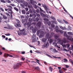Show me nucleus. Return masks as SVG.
<instances>
[{
  "label": "nucleus",
  "mask_w": 73,
  "mask_h": 73,
  "mask_svg": "<svg viewBox=\"0 0 73 73\" xmlns=\"http://www.w3.org/2000/svg\"><path fill=\"white\" fill-rule=\"evenodd\" d=\"M58 42H59L60 44H61L63 47H65V46H66L65 44L64 45V43L65 44L66 43L68 42L66 40V39L65 38H64V40H61L60 38H58Z\"/></svg>",
  "instance_id": "f257e3e1"
},
{
  "label": "nucleus",
  "mask_w": 73,
  "mask_h": 73,
  "mask_svg": "<svg viewBox=\"0 0 73 73\" xmlns=\"http://www.w3.org/2000/svg\"><path fill=\"white\" fill-rule=\"evenodd\" d=\"M22 65V63L21 62L17 63V64L13 66L14 69H18L19 67H20Z\"/></svg>",
  "instance_id": "f03ea898"
},
{
  "label": "nucleus",
  "mask_w": 73,
  "mask_h": 73,
  "mask_svg": "<svg viewBox=\"0 0 73 73\" xmlns=\"http://www.w3.org/2000/svg\"><path fill=\"white\" fill-rule=\"evenodd\" d=\"M17 23L15 24V26L17 28H19V27H21V25L20 24H21V22L19 20H17Z\"/></svg>",
  "instance_id": "7ed1b4c3"
},
{
  "label": "nucleus",
  "mask_w": 73,
  "mask_h": 73,
  "mask_svg": "<svg viewBox=\"0 0 73 73\" xmlns=\"http://www.w3.org/2000/svg\"><path fill=\"white\" fill-rule=\"evenodd\" d=\"M25 32H26L24 31V29L22 30L21 31V34L22 35H26L27 34Z\"/></svg>",
  "instance_id": "20e7f679"
},
{
  "label": "nucleus",
  "mask_w": 73,
  "mask_h": 73,
  "mask_svg": "<svg viewBox=\"0 0 73 73\" xmlns=\"http://www.w3.org/2000/svg\"><path fill=\"white\" fill-rule=\"evenodd\" d=\"M13 57V56L12 55H11L9 54H5L4 55V57H5V58H7V57Z\"/></svg>",
  "instance_id": "39448f33"
},
{
  "label": "nucleus",
  "mask_w": 73,
  "mask_h": 73,
  "mask_svg": "<svg viewBox=\"0 0 73 73\" xmlns=\"http://www.w3.org/2000/svg\"><path fill=\"white\" fill-rule=\"evenodd\" d=\"M42 6L43 7H44V8L45 9L46 11L47 12V11H48V8H47L46 5L45 4H42Z\"/></svg>",
  "instance_id": "423d86ee"
},
{
  "label": "nucleus",
  "mask_w": 73,
  "mask_h": 73,
  "mask_svg": "<svg viewBox=\"0 0 73 73\" xmlns=\"http://www.w3.org/2000/svg\"><path fill=\"white\" fill-rule=\"evenodd\" d=\"M7 7H8V9H9V11H12V9H13V8L12 6L11 5H8Z\"/></svg>",
  "instance_id": "0eeeda50"
},
{
  "label": "nucleus",
  "mask_w": 73,
  "mask_h": 73,
  "mask_svg": "<svg viewBox=\"0 0 73 73\" xmlns=\"http://www.w3.org/2000/svg\"><path fill=\"white\" fill-rule=\"evenodd\" d=\"M36 35H35L33 34L32 36V42H35V39H36Z\"/></svg>",
  "instance_id": "6e6552de"
},
{
  "label": "nucleus",
  "mask_w": 73,
  "mask_h": 73,
  "mask_svg": "<svg viewBox=\"0 0 73 73\" xmlns=\"http://www.w3.org/2000/svg\"><path fill=\"white\" fill-rule=\"evenodd\" d=\"M41 25V23L40 21H38L37 23L36 26L37 27H39V28H40Z\"/></svg>",
  "instance_id": "1a4fd4ad"
},
{
  "label": "nucleus",
  "mask_w": 73,
  "mask_h": 73,
  "mask_svg": "<svg viewBox=\"0 0 73 73\" xmlns=\"http://www.w3.org/2000/svg\"><path fill=\"white\" fill-rule=\"evenodd\" d=\"M66 37H67V39L70 41H73V38L72 37H70L69 36L67 35V36H66Z\"/></svg>",
  "instance_id": "9d476101"
},
{
  "label": "nucleus",
  "mask_w": 73,
  "mask_h": 73,
  "mask_svg": "<svg viewBox=\"0 0 73 73\" xmlns=\"http://www.w3.org/2000/svg\"><path fill=\"white\" fill-rule=\"evenodd\" d=\"M37 28L36 27H35V29L34 28L32 30L33 33H36V31H37Z\"/></svg>",
  "instance_id": "9b49d317"
},
{
  "label": "nucleus",
  "mask_w": 73,
  "mask_h": 73,
  "mask_svg": "<svg viewBox=\"0 0 73 73\" xmlns=\"http://www.w3.org/2000/svg\"><path fill=\"white\" fill-rule=\"evenodd\" d=\"M45 37L46 38H48V39H49L50 38V37L49 36V34L48 33L46 34L45 36Z\"/></svg>",
  "instance_id": "f8f14e48"
},
{
  "label": "nucleus",
  "mask_w": 73,
  "mask_h": 73,
  "mask_svg": "<svg viewBox=\"0 0 73 73\" xmlns=\"http://www.w3.org/2000/svg\"><path fill=\"white\" fill-rule=\"evenodd\" d=\"M49 45V43H48V42L44 44V46H45V48H48Z\"/></svg>",
  "instance_id": "ddd939ff"
},
{
  "label": "nucleus",
  "mask_w": 73,
  "mask_h": 73,
  "mask_svg": "<svg viewBox=\"0 0 73 73\" xmlns=\"http://www.w3.org/2000/svg\"><path fill=\"white\" fill-rule=\"evenodd\" d=\"M40 15L42 16V17H46V15L42 13H40Z\"/></svg>",
  "instance_id": "4468645a"
},
{
  "label": "nucleus",
  "mask_w": 73,
  "mask_h": 73,
  "mask_svg": "<svg viewBox=\"0 0 73 73\" xmlns=\"http://www.w3.org/2000/svg\"><path fill=\"white\" fill-rule=\"evenodd\" d=\"M44 34V32L43 31H41L40 33V36H43V35Z\"/></svg>",
  "instance_id": "2eb2a0df"
},
{
  "label": "nucleus",
  "mask_w": 73,
  "mask_h": 73,
  "mask_svg": "<svg viewBox=\"0 0 73 73\" xmlns=\"http://www.w3.org/2000/svg\"><path fill=\"white\" fill-rule=\"evenodd\" d=\"M23 5H25V6H27V5H28V3L25 1L24 2H23Z\"/></svg>",
  "instance_id": "dca6fc26"
},
{
  "label": "nucleus",
  "mask_w": 73,
  "mask_h": 73,
  "mask_svg": "<svg viewBox=\"0 0 73 73\" xmlns=\"http://www.w3.org/2000/svg\"><path fill=\"white\" fill-rule=\"evenodd\" d=\"M46 40H47V39L45 38H42V41L43 42H45L46 41Z\"/></svg>",
  "instance_id": "f3484780"
},
{
  "label": "nucleus",
  "mask_w": 73,
  "mask_h": 73,
  "mask_svg": "<svg viewBox=\"0 0 73 73\" xmlns=\"http://www.w3.org/2000/svg\"><path fill=\"white\" fill-rule=\"evenodd\" d=\"M52 22V24H57V22L55 21H51Z\"/></svg>",
  "instance_id": "a211bd4d"
},
{
  "label": "nucleus",
  "mask_w": 73,
  "mask_h": 73,
  "mask_svg": "<svg viewBox=\"0 0 73 73\" xmlns=\"http://www.w3.org/2000/svg\"><path fill=\"white\" fill-rule=\"evenodd\" d=\"M3 18L5 20H6V19H7V17L5 15H3Z\"/></svg>",
  "instance_id": "6ab92c4d"
},
{
  "label": "nucleus",
  "mask_w": 73,
  "mask_h": 73,
  "mask_svg": "<svg viewBox=\"0 0 73 73\" xmlns=\"http://www.w3.org/2000/svg\"><path fill=\"white\" fill-rule=\"evenodd\" d=\"M67 33L68 35H73V33L71 32H68Z\"/></svg>",
  "instance_id": "aec40b11"
},
{
  "label": "nucleus",
  "mask_w": 73,
  "mask_h": 73,
  "mask_svg": "<svg viewBox=\"0 0 73 73\" xmlns=\"http://www.w3.org/2000/svg\"><path fill=\"white\" fill-rule=\"evenodd\" d=\"M6 0H1V3H6Z\"/></svg>",
  "instance_id": "412c9836"
},
{
  "label": "nucleus",
  "mask_w": 73,
  "mask_h": 73,
  "mask_svg": "<svg viewBox=\"0 0 73 73\" xmlns=\"http://www.w3.org/2000/svg\"><path fill=\"white\" fill-rule=\"evenodd\" d=\"M31 23L29 22H28L27 23V25L28 27H30L31 25Z\"/></svg>",
  "instance_id": "4be33fe9"
},
{
  "label": "nucleus",
  "mask_w": 73,
  "mask_h": 73,
  "mask_svg": "<svg viewBox=\"0 0 73 73\" xmlns=\"http://www.w3.org/2000/svg\"><path fill=\"white\" fill-rule=\"evenodd\" d=\"M59 27L62 30H65V27H63L61 26H60Z\"/></svg>",
  "instance_id": "5701e85b"
},
{
  "label": "nucleus",
  "mask_w": 73,
  "mask_h": 73,
  "mask_svg": "<svg viewBox=\"0 0 73 73\" xmlns=\"http://www.w3.org/2000/svg\"><path fill=\"white\" fill-rule=\"evenodd\" d=\"M14 9H15V10L17 12H19V9H18L16 7H14Z\"/></svg>",
  "instance_id": "b1692460"
},
{
  "label": "nucleus",
  "mask_w": 73,
  "mask_h": 73,
  "mask_svg": "<svg viewBox=\"0 0 73 73\" xmlns=\"http://www.w3.org/2000/svg\"><path fill=\"white\" fill-rule=\"evenodd\" d=\"M59 73H63V71H62V70L60 69L59 70Z\"/></svg>",
  "instance_id": "393cba45"
},
{
  "label": "nucleus",
  "mask_w": 73,
  "mask_h": 73,
  "mask_svg": "<svg viewBox=\"0 0 73 73\" xmlns=\"http://www.w3.org/2000/svg\"><path fill=\"white\" fill-rule=\"evenodd\" d=\"M64 37H67L68 36V35H67V34H66V32H65L64 33Z\"/></svg>",
  "instance_id": "a878e982"
},
{
  "label": "nucleus",
  "mask_w": 73,
  "mask_h": 73,
  "mask_svg": "<svg viewBox=\"0 0 73 73\" xmlns=\"http://www.w3.org/2000/svg\"><path fill=\"white\" fill-rule=\"evenodd\" d=\"M33 21V19H32L31 18H29V22H32Z\"/></svg>",
  "instance_id": "bb28decb"
},
{
  "label": "nucleus",
  "mask_w": 73,
  "mask_h": 73,
  "mask_svg": "<svg viewBox=\"0 0 73 73\" xmlns=\"http://www.w3.org/2000/svg\"><path fill=\"white\" fill-rule=\"evenodd\" d=\"M59 32L60 33H61V34L64 33V31L61 30H60Z\"/></svg>",
  "instance_id": "cd10ccee"
},
{
  "label": "nucleus",
  "mask_w": 73,
  "mask_h": 73,
  "mask_svg": "<svg viewBox=\"0 0 73 73\" xmlns=\"http://www.w3.org/2000/svg\"><path fill=\"white\" fill-rule=\"evenodd\" d=\"M0 10H1V11L3 12H4V9H3V8L1 7H0Z\"/></svg>",
  "instance_id": "c85d7f7f"
},
{
  "label": "nucleus",
  "mask_w": 73,
  "mask_h": 73,
  "mask_svg": "<svg viewBox=\"0 0 73 73\" xmlns=\"http://www.w3.org/2000/svg\"><path fill=\"white\" fill-rule=\"evenodd\" d=\"M49 69L51 72H52V71H53V68L51 67H50L49 68Z\"/></svg>",
  "instance_id": "c756f323"
},
{
  "label": "nucleus",
  "mask_w": 73,
  "mask_h": 73,
  "mask_svg": "<svg viewBox=\"0 0 73 73\" xmlns=\"http://www.w3.org/2000/svg\"><path fill=\"white\" fill-rule=\"evenodd\" d=\"M22 13H23V14H25V11L24 10H22Z\"/></svg>",
  "instance_id": "7c9ffc66"
},
{
  "label": "nucleus",
  "mask_w": 73,
  "mask_h": 73,
  "mask_svg": "<svg viewBox=\"0 0 73 73\" xmlns=\"http://www.w3.org/2000/svg\"><path fill=\"white\" fill-rule=\"evenodd\" d=\"M33 18H35L36 17V15L35 14H33Z\"/></svg>",
  "instance_id": "2f4dec72"
},
{
  "label": "nucleus",
  "mask_w": 73,
  "mask_h": 73,
  "mask_svg": "<svg viewBox=\"0 0 73 73\" xmlns=\"http://www.w3.org/2000/svg\"><path fill=\"white\" fill-rule=\"evenodd\" d=\"M53 57H54V58H61L60 57H57L55 56H53Z\"/></svg>",
  "instance_id": "473e14b6"
},
{
  "label": "nucleus",
  "mask_w": 73,
  "mask_h": 73,
  "mask_svg": "<svg viewBox=\"0 0 73 73\" xmlns=\"http://www.w3.org/2000/svg\"><path fill=\"white\" fill-rule=\"evenodd\" d=\"M64 62H68V60L66 58H64Z\"/></svg>",
  "instance_id": "72a5a7b5"
},
{
  "label": "nucleus",
  "mask_w": 73,
  "mask_h": 73,
  "mask_svg": "<svg viewBox=\"0 0 73 73\" xmlns=\"http://www.w3.org/2000/svg\"><path fill=\"white\" fill-rule=\"evenodd\" d=\"M51 26L52 28H54L55 27V25L53 23H52L51 25Z\"/></svg>",
  "instance_id": "f704fd0d"
},
{
  "label": "nucleus",
  "mask_w": 73,
  "mask_h": 73,
  "mask_svg": "<svg viewBox=\"0 0 73 73\" xmlns=\"http://www.w3.org/2000/svg\"><path fill=\"white\" fill-rule=\"evenodd\" d=\"M63 21H64V23H65L66 24H69V23L66 21L64 20V19L63 20Z\"/></svg>",
  "instance_id": "c9c22d12"
},
{
  "label": "nucleus",
  "mask_w": 73,
  "mask_h": 73,
  "mask_svg": "<svg viewBox=\"0 0 73 73\" xmlns=\"http://www.w3.org/2000/svg\"><path fill=\"white\" fill-rule=\"evenodd\" d=\"M35 69H36L37 70H39V67L38 66L35 67Z\"/></svg>",
  "instance_id": "e433bc0d"
},
{
  "label": "nucleus",
  "mask_w": 73,
  "mask_h": 73,
  "mask_svg": "<svg viewBox=\"0 0 73 73\" xmlns=\"http://www.w3.org/2000/svg\"><path fill=\"white\" fill-rule=\"evenodd\" d=\"M25 53V51H21V54H24Z\"/></svg>",
  "instance_id": "4c0bfd02"
},
{
  "label": "nucleus",
  "mask_w": 73,
  "mask_h": 73,
  "mask_svg": "<svg viewBox=\"0 0 73 73\" xmlns=\"http://www.w3.org/2000/svg\"><path fill=\"white\" fill-rule=\"evenodd\" d=\"M60 30H58V29H56L55 30L56 32H59Z\"/></svg>",
  "instance_id": "58836bf2"
},
{
  "label": "nucleus",
  "mask_w": 73,
  "mask_h": 73,
  "mask_svg": "<svg viewBox=\"0 0 73 73\" xmlns=\"http://www.w3.org/2000/svg\"><path fill=\"white\" fill-rule=\"evenodd\" d=\"M53 42V39H50L49 40V42L50 43H52Z\"/></svg>",
  "instance_id": "ea45409f"
},
{
  "label": "nucleus",
  "mask_w": 73,
  "mask_h": 73,
  "mask_svg": "<svg viewBox=\"0 0 73 73\" xmlns=\"http://www.w3.org/2000/svg\"><path fill=\"white\" fill-rule=\"evenodd\" d=\"M44 20L46 21H49V19H46V18H44Z\"/></svg>",
  "instance_id": "a19ab883"
},
{
  "label": "nucleus",
  "mask_w": 73,
  "mask_h": 73,
  "mask_svg": "<svg viewBox=\"0 0 73 73\" xmlns=\"http://www.w3.org/2000/svg\"><path fill=\"white\" fill-rule=\"evenodd\" d=\"M46 56L49 57H50V58H52V56H51L50 55H49V54H46Z\"/></svg>",
  "instance_id": "79ce46f5"
},
{
  "label": "nucleus",
  "mask_w": 73,
  "mask_h": 73,
  "mask_svg": "<svg viewBox=\"0 0 73 73\" xmlns=\"http://www.w3.org/2000/svg\"><path fill=\"white\" fill-rule=\"evenodd\" d=\"M34 29V27H33V26L31 27L30 28V30H32V31Z\"/></svg>",
  "instance_id": "37998d69"
},
{
  "label": "nucleus",
  "mask_w": 73,
  "mask_h": 73,
  "mask_svg": "<svg viewBox=\"0 0 73 73\" xmlns=\"http://www.w3.org/2000/svg\"><path fill=\"white\" fill-rule=\"evenodd\" d=\"M6 1L7 3H11V1H10L9 0H7Z\"/></svg>",
  "instance_id": "c03bdc74"
},
{
  "label": "nucleus",
  "mask_w": 73,
  "mask_h": 73,
  "mask_svg": "<svg viewBox=\"0 0 73 73\" xmlns=\"http://www.w3.org/2000/svg\"><path fill=\"white\" fill-rule=\"evenodd\" d=\"M17 1L19 3H23L22 0H17Z\"/></svg>",
  "instance_id": "a18cd8bd"
},
{
  "label": "nucleus",
  "mask_w": 73,
  "mask_h": 73,
  "mask_svg": "<svg viewBox=\"0 0 73 73\" xmlns=\"http://www.w3.org/2000/svg\"><path fill=\"white\" fill-rule=\"evenodd\" d=\"M55 39H57L58 38V36L56 35L54 36Z\"/></svg>",
  "instance_id": "49530a36"
},
{
  "label": "nucleus",
  "mask_w": 73,
  "mask_h": 73,
  "mask_svg": "<svg viewBox=\"0 0 73 73\" xmlns=\"http://www.w3.org/2000/svg\"><path fill=\"white\" fill-rule=\"evenodd\" d=\"M70 46V44H66V46H67V48H68Z\"/></svg>",
  "instance_id": "de8ad7c7"
},
{
  "label": "nucleus",
  "mask_w": 73,
  "mask_h": 73,
  "mask_svg": "<svg viewBox=\"0 0 73 73\" xmlns=\"http://www.w3.org/2000/svg\"><path fill=\"white\" fill-rule=\"evenodd\" d=\"M34 7L35 9H37V5H34Z\"/></svg>",
  "instance_id": "09e8293b"
},
{
  "label": "nucleus",
  "mask_w": 73,
  "mask_h": 73,
  "mask_svg": "<svg viewBox=\"0 0 73 73\" xmlns=\"http://www.w3.org/2000/svg\"><path fill=\"white\" fill-rule=\"evenodd\" d=\"M69 62H71V63L73 62V60L71 59H69Z\"/></svg>",
  "instance_id": "8fccbe9b"
},
{
  "label": "nucleus",
  "mask_w": 73,
  "mask_h": 73,
  "mask_svg": "<svg viewBox=\"0 0 73 73\" xmlns=\"http://www.w3.org/2000/svg\"><path fill=\"white\" fill-rule=\"evenodd\" d=\"M39 9H40V12H44V11H43V10H42V9L41 8V7L39 8Z\"/></svg>",
  "instance_id": "3c124183"
},
{
  "label": "nucleus",
  "mask_w": 73,
  "mask_h": 73,
  "mask_svg": "<svg viewBox=\"0 0 73 73\" xmlns=\"http://www.w3.org/2000/svg\"><path fill=\"white\" fill-rule=\"evenodd\" d=\"M65 66H66V69H68V68L69 67V66L68 65H66Z\"/></svg>",
  "instance_id": "603ef678"
},
{
  "label": "nucleus",
  "mask_w": 73,
  "mask_h": 73,
  "mask_svg": "<svg viewBox=\"0 0 73 73\" xmlns=\"http://www.w3.org/2000/svg\"><path fill=\"white\" fill-rule=\"evenodd\" d=\"M30 2L31 4H33V2H34V1L33 0H30Z\"/></svg>",
  "instance_id": "864d4df0"
},
{
  "label": "nucleus",
  "mask_w": 73,
  "mask_h": 73,
  "mask_svg": "<svg viewBox=\"0 0 73 73\" xmlns=\"http://www.w3.org/2000/svg\"><path fill=\"white\" fill-rule=\"evenodd\" d=\"M39 21V18H38V17H36V21L37 22V21Z\"/></svg>",
  "instance_id": "5fc2aeb1"
},
{
  "label": "nucleus",
  "mask_w": 73,
  "mask_h": 73,
  "mask_svg": "<svg viewBox=\"0 0 73 73\" xmlns=\"http://www.w3.org/2000/svg\"><path fill=\"white\" fill-rule=\"evenodd\" d=\"M13 29V28H12V27H11L9 26V29Z\"/></svg>",
  "instance_id": "6e6d98bb"
},
{
  "label": "nucleus",
  "mask_w": 73,
  "mask_h": 73,
  "mask_svg": "<svg viewBox=\"0 0 73 73\" xmlns=\"http://www.w3.org/2000/svg\"><path fill=\"white\" fill-rule=\"evenodd\" d=\"M10 5H11L12 7H15V4H10Z\"/></svg>",
  "instance_id": "4d7b16f0"
},
{
  "label": "nucleus",
  "mask_w": 73,
  "mask_h": 73,
  "mask_svg": "<svg viewBox=\"0 0 73 73\" xmlns=\"http://www.w3.org/2000/svg\"><path fill=\"white\" fill-rule=\"evenodd\" d=\"M37 35H38L39 34H40V31H38L36 33Z\"/></svg>",
  "instance_id": "13d9d810"
},
{
  "label": "nucleus",
  "mask_w": 73,
  "mask_h": 73,
  "mask_svg": "<svg viewBox=\"0 0 73 73\" xmlns=\"http://www.w3.org/2000/svg\"><path fill=\"white\" fill-rule=\"evenodd\" d=\"M34 21H36V19L35 18H33Z\"/></svg>",
  "instance_id": "bf43d9fd"
},
{
  "label": "nucleus",
  "mask_w": 73,
  "mask_h": 73,
  "mask_svg": "<svg viewBox=\"0 0 73 73\" xmlns=\"http://www.w3.org/2000/svg\"><path fill=\"white\" fill-rule=\"evenodd\" d=\"M25 22V20L23 19L22 21V23H24Z\"/></svg>",
  "instance_id": "052dcab7"
},
{
  "label": "nucleus",
  "mask_w": 73,
  "mask_h": 73,
  "mask_svg": "<svg viewBox=\"0 0 73 73\" xmlns=\"http://www.w3.org/2000/svg\"><path fill=\"white\" fill-rule=\"evenodd\" d=\"M33 13H36V11H35V9H33Z\"/></svg>",
  "instance_id": "680f3d73"
},
{
  "label": "nucleus",
  "mask_w": 73,
  "mask_h": 73,
  "mask_svg": "<svg viewBox=\"0 0 73 73\" xmlns=\"http://www.w3.org/2000/svg\"><path fill=\"white\" fill-rule=\"evenodd\" d=\"M21 73H27V72H25V71H22Z\"/></svg>",
  "instance_id": "e2e57ef3"
},
{
  "label": "nucleus",
  "mask_w": 73,
  "mask_h": 73,
  "mask_svg": "<svg viewBox=\"0 0 73 73\" xmlns=\"http://www.w3.org/2000/svg\"><path fill=\"white\" fill-rule=\"evenodd\" d=\"M21 19H24V16L23 15H22L21 16Z\"/></svg>",
  "instance_id": "0e129e2a"
},
{
  "label": "nucleus",
  "mask_w": 73,
  "mask_h": 73,
  "mask_svg": "<svg viewBox=\"0 0 73 73\" xmlns=\"http://www.w3.org/2000/svg\"><path fill=\"white\" fill-rule=\"evenodd\" d=\"M53 44H54V45H57V43H56L55 42H53Z\"/></svg>",
  "instance_id": "69168bd1"
},
{
  "label": "nucleus",
  "mask_w": 73,
  "mask_h": 73,
  "mask_svg": "<svg viewBox=\"0 0 73 73\" xmlns=\"http://www.w3.org/2000/svg\"><path fill=\"white\" fill-rule=\"evenodd\" d=\"M25 9L26 11H28V8L26 7L25 8Z\"/></svg>",
  "instance_id": "338daca9"
},
{
  "label": "nucleus",
  "mask_w": 73,
  "mask_h": 73,
  "mask_svg": "<svg viewBox=\"0 0 73 73\" xmlns=\"http://www.w3.org/2000/svg\"><path fill=\"white\" fill-rule=\"evenodd\" d=\"M5 35L6 36H10V34L9 33L7 34H5Z\"/></svg>",
  "instance_id": "774afa93"
}]
</instances>
